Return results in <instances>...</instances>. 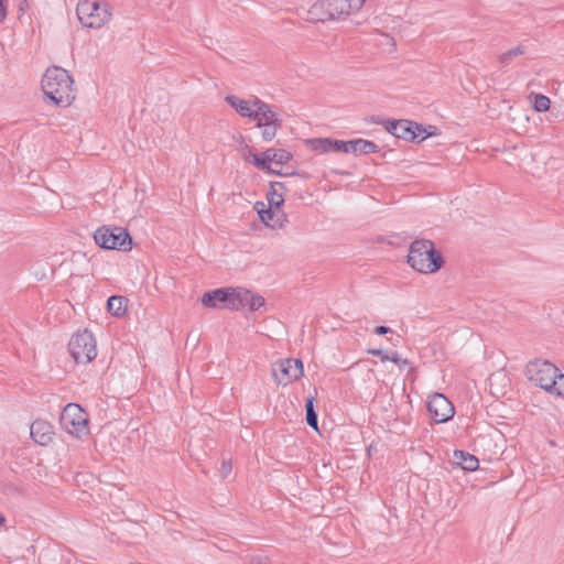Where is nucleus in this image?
<instances>
[{"mask_svg": "<svg viewBox=\"0 0 564 564\" xmlns=\"http://www.w3.org/2000/svg\"><path fill=\"white\" fill-rule=\"evenodd\" d=\"M272 174H276V175H280V176H288V175H295L297 174L296 172H290V173H282L281 171H275L273 170V173Z\"/></svg>", "mask_w": 564, "mask_h": 564, "instance_id": "39", "label": "nucleus"}, {"mask_svg": "<svg viewBox=\"0 0 564 564\" xmlns=\"http://www.w3.org/2000/svg\"><path fill=\"white\" fill-rule=\"evenodd\" d=\"M527 48L524 45L520 44L498 56V61L502 66H508L516 57L524 55Z\"/></svg>", "mask_w": 564, "mask_h": 564, "instance_id": "25", "label": "nucleus"}, {"mask_svg": "<svg viewBox=\"0 0 564 564\" xmlns=\"http://www.w3.org/2000/svg\"><path fill=\"white\" fill-rule=\"evenodd\" d=\"M557 371L558 368L552 362L536 359L527 365L525 372L531 382L549 392L554 388V379H556Z\"/></svg>", "mask_w": 564, "mask_h": 564, "instance_id": "9", "label": "nucleus"}, {"mask_svg": "<svg viewBox=\"0 0 564 564\" xmlns=\"http://www.w3.org/2000/svg\"><path fill=\"white\" fill-rule=\"evenodd\" d=\"M252 105L254 107L256 117H252V120L257 121V127L262 128V126H282V119L274 112L271 106L258 97H253Z\"/></svg>", "mask_w": 564, "mask_h": 564, "instance_id": "14", "label": "nucleus"}, {"mask_svg": "<svg viewBox=\"0 0 564 564\" xmlns=\"http://www.w3.org/2000/svg\"><path fill=\"white\" fill-rule=\"evenodd\" d=\"M6 523V517L0 512V527Z\"/></svg>", "mask_w": 564, "mask_h": 564, "instance_id": "40", "label": "nucleus"}, {"mask_svg": "<svg viewBox=\"0 0 564 564\" xmlns=\"http://www.w3.org/2000/svg\"><path fill=\"white\" fill-rule=\"evenodd\" d=\"M239 295L241 297V308L248 306L252 312L258 311L265 303L263 296L253 294L243 288H239Z\"/></svg>", "mask_w": 564, "mask_h": 564, "instance_id": "20", "label": "nucleus"}, {"mask_svg": "<svg viewBox=\"0 0 564 564\" xmlns=\"http://www.w3.org/2000/svg\"><path fill=\"white\" fill-rule=\"evenodd\" d=\"M453 463L466 471H474L479 467V460L475 455L460 449L454 451Z\"/></svg>", "mask_w": 564, "mask_h": 564, "instance_id": "17", "label": "nucleus"}, {"mask_svg": "<svg viewBox=\"0 0 564 564\" xmlns=\"http://www.w3.org/2000/svg\"><path fill=\"white\" fill-rule=\"evenodd\" d=\"M202 304L210 308L219 307L221 304L223 307L228 310H240L241 297L239 295V288H219L205 292L202 297Z\"/></svg>", "mask_w": 564, "mask_h": 564, "instance_id": "8", "label": "nucleus"}, {"mask_svg": "<svg viewBox=\"0 0 564 564\" xmlns=\"http://www.w3.org/2000/svg\"><path fill=\"white\" fill-rule=\"evenodd\" d=\"M254 208H256L257 213L259 214L261 221L264 225L270 226L272 228H282L283 227L282 221H280L279 219L274 220L276 212H279L281 208H274V207H270V206H269V208H264V204L262 202H257L254 205Z\"/></svg>", "mask_w": 564, "mask_h": 564, "instance_id": "19", "label": "nucleus"}, {"mask_svg": "<svg viewBox=\"0 0 564 564\" xmlns=\"http://www.w3.org/2000/svg\"><path fill=\"white\" fill-rule=\"evenodd\" d=\"M126 297L120 295H112L107 301V310L113 316H121L126 312Z\"/></svg>", "mask_w": 564, "mask_h": 564, "instance_id": "22", "label": "nucleus"}, {"mask_svg": "<svg viewBox=\"0 0 564 564\" xmlns=\"http://www.w3.org/2000/svg\"><path fill=\"white\" fill-rule=\"evenodd\" d=\"M426 406L431 419L437 424L447 422L455 414L454 405L443 393H434Z\"/></svg>", "mask_w": 564, "mask_h": 564, "instance_id": "13", "label": "nucleus"}, {"mask_svg": "<svg viewBox=\"0 0 564 564\" xmlns=\"http://www.w3.org/2000/svg\"><path fill=\"white\" fill-rule=\"evenodd\" d=\"M31 438L41 446H47L54 436L53 426L44 420H35L30 426Z\"/></svg>", "mask_w": 564, "mask_h": 564, "instance_id": "15", "label": "nucleus"}, {"mask_svg": "<svg viewBox=\"0 0 564 564\" xmlns=\"http://www.w3.org/2000/svg\"><path fill=\"white\" fill-rule=\"evenodd\" d=\"M315 399L313 397L308 398L305 402V412H306V423L310 427L314 430H318V416L314 405Z\"/></svg>", "mask_w": 564, "mask_h": 564, "instance_id": "24", "label": "nucleus"}, {"mask_svg": "<svg viewBox=\"0 0 564 564\" xmlns=\"http://www.w3.org/2000/svg\"><path fill=\"white\" fill-rule=\"evenodd\" d=\"M305 143L312 151L318 153L332 152L330 138H313L305 140Z\"/></svg>", "mask_w": 564, "mask_h": 564, "instance_id": "23", "label": "nucleus"}, {"mask_svg": "<svg viewBox=\"0 0 564 564\" xmlns=\"http://www.w3.org/2000/svg\"><path fill=\"white\" fill-rule=\"evenodd\" d=\"M387 340L397 347V346H399V344L401 341V336L393 332V334H391V336L388 337Z\"/></svg>", "mask_w": 564, "mask_h": 564, "instance_id": "35", "label": "nucleus"}, {"mask_svg": "<svg viewBox=\"0 0 564 564\" xmlns=\"http://www.w3.org/2000/svg\"><path fill=\"white\" fill-rule=\"evenodd\" d=\"M330 143H332V152H344V153L350 152V140L343 141V140H336V139L330 138Z\"/></svg>", "mask_w": 564, "mask_h": 564, "instance_id": "27", "label": "nucleus"}, {"mask_svg": "<svg viewBox=\"0 0 564 564\" xmlns=\"http://www.w3.org/2000/svg\"><path fill=\"white\" fill-rule=\"evenodd\" d=\"M249 564H271V563L267 557L252 556L249 561Z\"/></svg>", "mask_w": 564, "mask_h": 564, "instance_id": "34", "label": "nucleus"}, {"mask_svg": "<svg viewBox=\"0 0 564 564\" xmlns=\"http://www.w3.org/2000/svg\"><path fill=\"white\" fill-rule=\"evenodd\" d=\"M288 191L284 182H270L267 199L270 207L281 208L284 204V193Z\"/></svg>", "mask_w": 564, "mask_h": 564, "instance_id": "18", "label": "nucleus"}, {"mask_svg": "<svg viewBox=\"0 0 564 564\" xmlns=\"http://www.w3.org/2000/svg\"><path fill=\"white\" fill-rule=\"evenodd\" d=\"M68 351L76 364H88L97 356L96 339L87 329L74 334L68 343Z\"/></svg>", "mask_w": 564, "mask_h": 564, "instance_id": "7", "label": "nucleus"}, {"mask_svg": "<svg viewBox=\"0 0 564 564\" xmlns=\"http://www.w3.org/2000/svg\"><path fill=\"white\" fill-rule=\"evenodd\" d=\"M390 361L398 365L401 369L410 365V361L406 358H401L397 351L390 354Z\"/></svg>", "mask_w": 564, "mask_h": 564, "instance_id": "30", "label": "nucleus"}, {"mask_svg": "<svg viewBox=\"0 0 564 564\" xmlns=\"http://www.w3.org/2000/svg\"><path fill=\"white\" fill-rule=\"evenodd\" d=\"M365 0H318L308 10L311 20L325 22L349 15L358 11Z\"/></svg>", "mask_w": 564, "mask_h": 564, "instance_id": "3", "label": "nucleus"}, {"mask_svg": "<svg viewBox=\"0 0 564 564\" xmlns=\"http://www.w3.org/2000/svg\"><path fill=\"white\" fill-rule=\"evenodd\" d=\"M7 18V4L6 0H0V21Z\"/></svg>", "mask_w": 564, "mask_h": 564, "instance_id": "36", "label": "nucleus"}, {"mask_svg": "<svg viewBox=\"0 0 564 564\" xmlns=\"http://www.w3.org/2000/svg\"><path fill=\"white\" fill-rule=\"evenodd\" d=\"M62 422L68 432L76 436L88 433V420L82 408L76 404H68L64 408Z\"/></svg>", "mask_w": 564, "mask_h": 564, "instance_id": "12", "label": "nucleus"}, {"mask_svg": "<svg viewBox=\"0 0 564 564\" xmlns=\"http://www.w3.org/2000/svg\"><path fill=\"white\" fill-rule=\"evenodd\" d=\"M282 126H275V124H271V126H262V139L264 141H271L273 140V138L276 135V131L278 129H280Z\"/></svg>", "mask_w": 564, "mask_h": 564, "instance_id": "29", "label": "nucleus"}, {"mask_svg": "<svg viewBox=\"0 0 564 564\" xmlns=\"http://www.w3.org/2000/svg\"><path fill=\"white\" fill-rule=\"evenodd\" d=\"M225 101L231 106L241 117L252 120L256 117L254 107L251 100L241 99L235 95H228L225 97Z\"/></svg>", "mask_w": 564, "mask_h": 564, "instance_id": "16", "label": "nucleus"}, {"mask_svg": "<svg viewBox=\"0 0 564 564\" xmlns=\"http://www.w3.org/2000/svg\"><path fill=\"white\" fill-rule=\"evenodd\" d=\"M272 373L278 384L286 386L303 376L301 359L288 358L273 365Z\"/></svg>", "mask_w": 564, "mask_h": 564, "instance_id": "11", "label": "nucleus"}, {"mask_svg": "<svg viewBox=\"0 0 564 564\" xmlns=\"http://www.w3.org/2000/svg\"><path fill=\"white\" fill-rule=\"evenodd\" d=\"M379 151V147L369 140L356 139L350 140V152L352 154H370Z\"/></svg>", "mask_w": 564, "mask_h": 564, "instance_id": "21", "label": "nucleus"}, {"mask_svg": "<svg viewBox=\"0 0 564 564\" xmlns=\"http://www.w3.org/2000/svg\"><path fill=\"white\" fill-rule=\"evenodd\" d=\"M368 352L379 357L381 361H390V355L383 349H370Z\"/></svg>", "mask_w": 564, "mask_h": 564, "instance_id": "31", "label": "nucleus"}, {"mask_svg": "<svg viewBox=\"0 0 564 564\" xmlns=\"http://www.w3.org/2000/svg\"><path fill=\"white\" fill-rule=\"evenodd\" d=\"M95 242L106 250L130 251L132 238L122 227L101 226L94 234Z\"/></svg>", "mask_w": 564, "mask_h": 564, "instance_id": "4", "label": "nucleus"}, {"mask_svg": "<svg viewBox=\"0 0 564 564\" xmlns=\"http://www.w3.org/2000/svg\"><path fill=\"white\" fill-rule=\"evenodd\" d=\"M408 263L417 272L435 273L444 265V259L431 240L421 239L411 243Z\"/></svg>", "mask_w": 564, "mask_h": 564, "instance_id": "2", "label": "nucleus"}, {"mask_svg": "<svg viewBox=\"0 0 564 564\" xmlns=\"http://www.w3.org/2000/svg\"><path fill=\"white\" fill-rule=\"evenodd\" d=\"M232 466L228 460H223L221 463V476L226 478L231 473Z\"/></svg>", "mask_w": 564, "mask_h": 564, "instance_id": "32", "label": "nucleus"}, {"mask_svg": "<svg viewBox=\"0 0 564 564\" xmlns=\"http://www.w3.org/2000/svg\"><path fill=\"white\" fill-rule=\"evenodd\" d=\"M239 139L241 142H243V137L241 134L239 135Z\"/></svg>", "mask_w": 564, "mask_h": 564, "instance_id": "41", "label": "nucleus"}, {"mask_svg": "<svg viewBox=\"0 0 564 564\" xmlns=\"http://www.w3.org/2000/svg\"><path fill=\"white\" fill-rule=\"evenodd\" d=\"M381 123L393 137L409 142L420 143L427 137L435 134V132H426V134H422L424 126L406 119H387L381 121Z\"/></svg>", "mask_w": 564, "mask_h": 564, "instance_id": "5", "label": "nucleus"}, {"mask_svg": "<svg viewBox=\"0 0 564 564\" xmlns=\"http://www.w3.org/2000/svg\"><path fill=\"white\" fill-rule=\"evenodd\" d=\"M74 80L69 73L59 67L52 66L46 69L42 78V89L46 98L56 106L66 107L75 99Z\"/></svg>", "mask_w": 564, "mask_h": 564, "instance_id": "1", "label": "nucleus"}, {"mask_svg": "<svg viewBox=\"0 0 564 564\" xmlns=\"http://www.w3.org/2000/svg\"><path fill=\"white\" fill-rule=\"evenodd\" d=\"M373 334L381 336L387 334H393V330L390 327L380 325L373 329Z\"/></svg>", "mask_w": 564, "mask_h": 564, "instance_id": "33", "label": "nucleus"}, {"mask_svg": "<svg viewBox=\"0 0 564 564\" xmlns=\"http://www.w3.org/2000/svg\"><path fill=\"white\" fill-rule=\"evenodd\" d=\"M243 150L250 156H252L250 162L259 170H262L267 173H273V169L270 166L271 162L276 164H285L293 158L290 152L283 149H268L261 154V156H258L254 153L253 148L249 147L248 144H245Z\"/></svg>", "mask_w": 564, "mask_h": 564, "instance_id": "10", "label": "nucleus"}, {"mask_svg": "<svg viewBox=\"0 0 564 564\" xmlns=\"http://www.w3.org/2000/svg\"><path fill=\"white\" fill-rule=\"evenodd\" d=\"M533 109L538 112H544L550 109L551 100L549 97L542 94L533 95Z\"/></svg>", "mask_w": 564, "mask_h": 564, "instance_id": "26", "label": "nucleus"}, {"mask_svg": "<svg viewBox=\"0 0 564 564\" xmlns=\"http://www.w3.org/2000/svg\"><path fill=\"white\" fill-rule=\"evenodd\" d=\"M426 132H435L434 135L437 134V128L435 126H427V128L424 127V131H422V134H426Z\"/></svg>", "mask_w": 564, "mask_h": 564, "instance_id": "38", "label": "nucleus"}, {"mask_svg": "<svg viewBox=\"0 0 564 564\" xmlns=\"http://www.w3.org/2000/svg\"><path fill=\"white\" fill-rule=\"evenodd\" d=\"M76 13L79 22L91 29H98L102 26L109 19L110 12L108 11V4L101 3L97 0H82L78 2Z\"/></svg>", "mask_w": 564, "mask_h": 564, "instance_id": "6", "label": "nucleus"}, {"mask_svg": "<svg viewBox=\"0 0 564 564\" xmlns=\"http://www.w3.org/2000/svg\"><path fill=\"white\" fill-rule=\"evenodd\" d=\"M17 1H18V6H19V11L24 13L26 11V9L29 8L28 1L26 0H17Z\"/></svg>", "mask_w": 564, "mask_h": 564, "instance_id": "37", "label": "nucleus"}, {"mask_svg": "<svg viewBox=\"0 0 564 564\" xmlns=\"http://www.w3.org/2000/svg\"><path fill=\"white\" fill-rule=\"evenodd\" d=\"M550 392L564 397V375L560 370L556 372V379H554V388Z\"/></svg>", "mask_w": 564, "mask_h": 564, "instance_id": "28", "label": "nucleus"}]
</instances>
